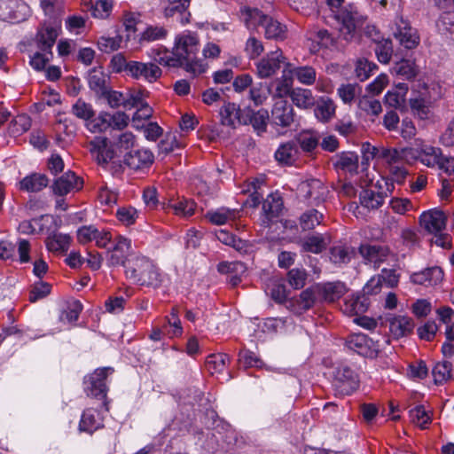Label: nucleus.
Segmentation results:
<instances>
[{
  "instance_id": "nucleus-23",
  "label": "nucleus",
  "mask_w": 454,
  "mask_h": 454,
  "mask_svg": "<svg viewBox=\"0 0 454 454\" xmlns=\"http://www.w3.org/2000/svg\"><path fill=\"white\" fill-rule=\"evenodd\" d=\"M168 35V29L167 27L160 24H146L144 30L136 36V43L144 46L153 42L165 40Z\"/></svg>"
},
{
  "instance_id": "nucleus-43",
  "label": "nucleus",
  "mask_w": 454,
  "mask_h": 454,
  "mask_svg": "<svg viewBox=\"0 0 454 454\" xmlns=\"http://www.w3.org/2000/svg\"><path fill=\"white\" fill-rule=\"evenodd\" d=\"M333 165L337 169L355 173L358 168V156L350 152H343L336 155Z\"/></svg>"
},
{
  "instance_id": "nucleus-27",
  "label": "nucleus",
  "mask_w": 454,
  "mask_h": 454,
  "mask_svg": "<svg viewBox=\"0 0 454 454\" xmlns=\"http://www.w3.org/2000/svg\"><path fill=\"white\" fill-rule=\"evenodd\" d=\"M103 427V417L98 410L88 408L83 411L79 422V430L81 432L92 434Z\"/></svg>"
},
{
  "instance_id": "nucleus-60",
  "label": "nucleus",
  "mask_w": 454,
  "mask_h": 454,
  "mask_svg": "<svg viewBox=\"0 0 454 454\" xmlns=\"http://www.w3.org/2000/svg\"><path fill=\"white\" fill-rule=\"evenodd\" d=\"M375 53L380 63L387 64L392 57L393 45L390 39L380 38L375 43Z\"/></svg>"
},
{
  "instance_id": "nucleus-33",
  "label": "nucleus",
  "mask_w": 454,
  "mask_h": 454,
  "mask_svg": "<svg viewBox=\"0 0 454 454\" xmlns=\"http://www.w3.org/2000/svg\"><path fill=\"white\" fill-rule=\"evenodd\" d=\"M191 0H168L169 4L164 9V15L166 17L178 16V20L182 24L189 22L190 12L187 9L190 5Z\"/></svg>"
},
{
  "instance_id": "nucleus-46",
  "label": "nucleus",
  "mask_w": 454,
  "mask_h": 454,
  "mask_svg": "<svg viewBox=\"0 0 454 454\" xmlns=\"http://www.w3.org/2000/svg\"><path fill=\"white\" fill-rule=\"evenodd\" d=\"M293 103L301 109H308L315 105V98L310 90L294 88L291 94Z\"/></svg>"
},
{
  "instance_id": "nucleus-13",
  "label": "nucleus",
  "mask_w": 454,
  "mask_h": 454,
  "mask_svg": "<svg viewBox=\"0 0 454 454\" xmlns=\"http://www.w3.org/2000/svg\"><path fill=\"white\" fill-rule=\"evenodd\" d=\"M162 74L159 66L153 62H140L130 60L128 67V76L153 83L156 82Z\"/></svg>"
},
{
  "instance_id": "nucleus-59",
  "label": "nucleus",
  "mask_w": 454,
  "mask_h": 454,
  "mask_svg": "<svg viewBox=\"0 0 454 454\" xmlns=\"http://www.w3.org/2000/svg\"><path fill=\"white\" fill-rule=\"evenodd\" d=\"M266 293L278 303H283L286 301V286L280 280H270L267 285Z\"/></svg>"
},
{
  "instance_id": "nucleus-42",
  "label": "nucleus",
  "mask_w": 454,
  "mask_h": 454,
  "mask_svg": "<svg viewBox=\"0 0 454 454\" xmlns=\"http://www.w3.org/2000/svg\"><path fill=\"white\" fill-rule=\"evenodd\" d=\"M108 81L107 75L99 70L94 69L89 74V87L99 98L106 93Z\"/></svg>"
},
{
  "instance_id": "nucleus-48",
  "label": "nucleus",
  "mask_w": 454,
  "mask_h": 454,
  "mask_svg": "<svg viewBox=\"0 0 454 454\" xmlns=\"http://www.w3.org/2000/svg\"><path fill=\"white\" fill-rule=\"evenodd\" d=\"M31 127V118L27 114H19L12 120L8 126V133L12 137H20Z\"/></svg>"
},
{
  "instance_id": "nucleus-49",
  "label": "nucleus",
  "mask_w": 454,
  "mask_h": 454,
  "mask_svg": "<svg viewBox=\"0 0 454 454\" xmlns=\"http://www.w3.org/2000/svg\"><path fill=\"white\" fill-rule=\"evenodd\" d=\"M352 256L353 249L344 245L334 246L329 251L330 261L336 265L348 263Z\"/></svg>"
},
{
  "instance_id": "nucleus-12",
  "label": "nucleus",
  "mask_w": 454,
  "mask_h": 454,
  "mask_svg": "<svg viewBox=\"0 0 454 454\" xmlns=\"http://www.w3.org/2000/svg\"><path fill=\"white\" fill-rule=\"evenodd\" d=\"M407 152L411 162L419 160L428 168L437 167L443 155L441 148L422 143Z\"/></svg>"
},
{
  "instance_id": "nucleus-26",
  "label": "nucleus",
  "mask_w": 454,
  "mask_h": 454,
  "mask_svg": "<svg viewBox=\"0 0 454 454\" xmlns=\"http://www.w3.org/2000/svg\"><path fill=\"white\" fill-rule=\"evenodd\" d=\"M283 209L284 203L282 198L278 194L269 195L262 203V212L264 214V218L262 219L263 223L269 225L275 222Z\"/></svg>"
},
{
  "instance_id": "nucleus-61",
  "label": "nucleus",
  "mask_w": 454,
  "mask_h": 454,
  "mask_svg": "<svg viewBox=\"0 0 454 454\" xmlns=\"http://www.w3.org/2000/svg\"><path fill=\"white\" fill-rule=\"evenodd\" d=\"M139 20V15L133 12H127L123 17V26L127 32L126 39H125V46L128 47V43L132 40L137 43L136 31H137V24Z\"/></svg>"
},
{
  "instance_id": "nucleus-22",
  "label": "nucleus",
  "mask_w": 454,
  "mask_h": 454,
  "mask_svg": "<svg viewBox=\"0 0 454 454\" xmlns=\"http://www.w3.org/2000/svg\"><path fill=\"white\" fill-rule=\"evenodd\" d=\"M299 190L306 200L317 204L324 201L328 193L327 187L319 179H309L301 183Z\"/></svg>"
},
{
  "instance_id": "nucleus-4",
  "label": "nucleus",
  "mask_w": 454,
  "mask_h": 454,
  "mask_svg": "<svg viewBox=\"0 0 454 454\" xmlns=\"http://www.w3.org/2000/svg\"><path fill=\"white\" fill-rule=\"evenodd\" d=\"M446 221L445 214L436 208L423 212L419 216L420 226L427 232L434 234L435 244L444 248L450 247V240L446 235L437 236V234L445 229Z\"/></svg>"
},
{
  "instance_id": "nucleus-11",
  "label": "nucleus",
  "mask_w": 454,
  "mask_h": 454,
  "mask_svg": "<svg viewBox=\"0 0 454 454\" xmlns=\"http://www.w3.org/2000/svg\"><path fill=\"white\" fill-rule=\"evenodd\" d=\"M286 58L280 49L267 53L255 63V74L261 79L273 76L285 64Z\"/></svg>"
},
{
  "instance_id": "nucleus-32",
  "label": "nucleus",
  "mask_w": 454,
  "mask_h": 454,
  "mask_svg": "<svg viewBox=\"0 0 454 454\" xmlns=\"http://www.w3.org/2000/svg\"><path fill=\"white\" fill-rule=\"evenodd\" d=\"M239 217V210L224 207L208 210L205 215V218L215 225H223L230 223Z\"/></svg>"
},
{
  "instance_id": "nucleus-29",
  "label": "nucleus",
  "mask_w": 454,
  "mask_h": 454,
  "mask_svg": "<svg viewBox=\"0 0 454 454\" xmlns=\"http://www.w3.org/2000/svg\"><path fill=\"white\" fill-rule=\"evenodd\" d=\"M153 162V154L148 149H138L128 153L124 156V164L131 169H141Z\"/></svg>"
},
{
  "instance_id": "nucleus-2",
  "label": "nucleus",
  "mask_w": 454,
  "mask_h": 454,
  "mask_svg": "<svg viewBox=\"0 0 454 454\" xmlns=\"http://www.w3.org/2000/svg\"><path fill=\"white\" fill-rule=\"evenodd\" d=\"M125 275L132 283L157 288L163 279L158 266L145 256H137L125 266Z\"/></svg>"
},
{
  "instance_id": "nucleus-3",
  "label": "nucleus",
  "mask_w": 454,
  "mask_h": 454,
  "mask_svg": "<svg viewBox=\"0 0 454 454\" xmlns=\"http://www.w3.org/2000/svg\"><path fill=\"white\" fill-rule=\"evenodd\" d=\"M243 20L248 29L262 27L268 39L284 40L286 27L271 17L264 15L258 9H247L243 13Z\"/></svg>"
},
{
  "instance_id": "nucleus-47",
  "label": "nucleus",
  "mask_w": 454,
  "mask_h": 454,
  "mask_svg": "<svg viewBox=\"0 0 454 454\" xmlns=\"http://www.w3.org/2000/svg\"><path fill=\"white\" fill-rule=\"evenodd\" d=\"M165 320L163 329L166 330L169 338H177L183 334V327L176 308H172L170 314L166 317Z\"/></svg>"
},
{
  "instance_id": "nucleus-35",
  "label": "nucleus",
  "mask_w": 454,
  "mask_h": 454,
  "mask_svg": "<svg viewBox=\"0 0 454 454\" xmlns=\"http://www.w3.org/2000/svg\"><path fill=\"white\" fill-rule=\"evenodd\" d=\"M368 301L364 295H351L344 300L341 310L349 316L359 315L367 310Z\"/></svg>"
},
{
  "instance_id": "nucleus-55",
  "label": "nucleus",
  "mask_w": 454,
  "mask_h": 454,
  "mask_svg": "<svg viewBox=\"0 0 454 454\" xmlns=\"http://www.w3.org/2000/svg\"><path fill=\"white\" fill-rule=\"evenodd\" d=\"M323 214L317 209H309L300 216V225L303 231H309L319 225Z\"/></svg>"
},
{
  "instance_id": "nucleus-50",
  "label": "nucleus",
  "mask_w": 454,
  "mask_h": 454,
  "mask_svg": "<svg viewBox=\"0 0 454 454\" xmlns=\"http://www.w3.org/2000/svg\"><path fill=\"white\" fill-rule=\"evenodd\" d=\"M152 57L155 61V64L158 63L161 66L168 67H180L179 62L176 59V57L174 52V49L172 51H169L166 48L153 50Z\"/></svg>"
},
{
  "instance_id": "nucleus-51",
  "label": "nucleus",
  "mask_w": 454,
  "mask_h": 454,
  "mask_svg": "<svg viewBox=\"0 0 454 454\" xmlns=\"http://www.w3.org/2000/svg\"><path fill=\"white\" fill-rule=\"evenodd\" d=\"M230 362V357L225 353H218L209 355L206 361V366L211 374L223 372L227 364Z\"/></svg>"
},
{
  "instance_id": "nucleus-38",
  "label": "nucleus",
  "mask_w": 454,
  "mask_h": 454,
  "mask_svg": "<svg viewBox=\"0 0 454 454\" xmlns=\"http://www.w3.org/2000/svg\"><path fill=\"white\" fill-rule=\"evenodd\" d=\"M407 92L408 84L399 82L395 89L387 92L384 97L385 104L395 109L402 107L405 102Z\"/></svg>"
},
{
  "instance_id": "nucleus-24",
  "label": "nucleus",
  "mask_w": 454,
  "mask_h": 454,
  "mask_svg": "<svg viewBox=\"0 0 454 454\" xmlns=\"http://www.w3.org/2000/svg\"><path fill=\"white\" fill-rule=\"evenodd\" d=\"M316 285L320 301L333 302L344 295L347 291L345 284L340 281Z\"/></svg>"
},
{
  "instance_id": "nucleus-37",
  "label": "nucleus",
  "mask_w": 454,
  "mask_h": 454,
  "mask_svg": "<svg viewBox=\"0 0 454 454\" xmlns=\"http://www.w3.org/2000/svg\"><path fill=\"white\" fill-rule=\"evenodd\" d=\"M410 147L403 148L401 150L395 148H380V158L384 160L389 167L397 165L398 163L405 160L411 163L410 155L407 151Z\"/></svg>"
},
{
  "instance_id": "nucleus-7",
  "label": "nucleus",
  "mask_w": 454,
  "mask_h": 454,
  "mask_svg": "<svg viewBox=\"0 0 454 454\" xmlns=\"http://www.w3.org/2000/svg\"><path fill=\"white\" fill-rule=\"evenodd\" d=\"M112 246L106 247V264L109 267L127 266L125 263L132 251L131 239L122 236H113Z\"/></svg>"
},
{
  "instance_id": "nucleus-30",
  "label": "nucleus",
  "mask_w": 454,
  "mask_h": 454,
  "mask_svg": "<svg viewBox=\"0 0 454 454\" xmlns=\"http://www.w3.org/2000/svg\"><path fill=\"white\" fill-rule=\"evenodd\" d=\"M443 271L440 267L427 268L421 271L415 272L411 276V281L416 285L425 286H436L442 282Z\"/></svg>"
},
{
  "instance_id": "nucleus-44",
  "label": "nucleus",
  "mask_w": 454,
  "mask_h": 454,
  "mask_svg": "<svg viewBox=\"0 0 454 454\" xmlns=\"http://www.w3.org/2000/svg\"><path fill=\"white\" fill-rule=\"evenodd\" d=\"M385 196L372 190H362L359 194L360 206L368 210L377 209L383 204Z\"/></svg>"
},
{
  "instance_id": "nucleus-45",
  "label": "nucleus",
  "mask_w": 454,
  "mask_h": 454,
  "mask_svg": "<svg viewBox=\"0 0 454 454\" xmlns=\"http://www.w3.org/2000/svg\"><path fill=\"white\" fill-rule=\"evenodd\" d=\"M298 154V148L294 141H288L279 145L275 152V159L283 164H292Z\"/></svg>"
},
{
  "instance_id": "nucleus-36",
  "label": "nucleus",
  "mask_w": 454,
  "mask_h": 454,
  "mask_svg": "<svg viewBox=\"0 0 454 454\" xmlns=\"http://www.w3.org/2000/svg\"><path fill=\"white\" fill-rule=\"evenodd\" d=\"M49 184L48 177L43 174H31L25 176L20 182V188L28 192H38L45 188Z\"/></svg>"
},
{
  "instance_id": "nucleus-52",
  "label": "nucleus",
  "mask_w": 454,
  "mask_h": 454,
  "mask_svg": "<svg viewBox=\"0 0 454 454\" xmlns=\"http://www.w3.org/2000/svg\"><path fill=\"white\" fill-rule=\"evenodd\" d=\"M288 73L290 75H294L297 80L305 85H311L315 82L317 74L313 67L305 66V67H294L293 69H290V67L287 68Z\"/></svg>"
},
{
  "instance_id": "nucleus-34",
  "label": "nucleus",
  "mask_w": 454,
  "mask_h": 454,
  "mask_svg": "<svg viewBox=\"0 0 454 454\" xmlns=\"http://www.w3.org/2000/svg\"><path fill=\"white\" fill-rule=\"evenodd\" d=\"M336 105L329 98H321L316 104L314 114L316 118L324 123L330 121L335 115Z\"/></svg>"
},
{
  "instance_id": "nucleus-21",
  "label": "nucleus",
  "mask_w": 454,
  "mask_h": 454,
  "mask_svg": "<svg viewBox=\"0 0 454 454\" xmlns=\"http://www.w3.org/2000/svg\"><path fill=\"white\" fill-rule=\"evenodd\" d=\"M288 67H291V65L286 63L281 77L271 82L270 96L275 101L286 100V98L291 97L293 92V77L287 71Z\"/></svg>"
},
{
  "instance_id": "nucleus-1",
  "label": "nucleus",
  "mask_w": 454,
  "mask_h": 454,
  "mask_svg": "<svg viewBox=\"0 0 454 454\" xmlns=\"http://www.w3.org/2000/svg\"><path fill=\"white\" fill-rule=\"evenodd\" d=\"M174 52L179 67L194 76L203 74L207 65L198 58L200 41L196 33L184 31L175 38Z\"/></svg>"
},
{
  "instance_id": "nucleus-9",
  "label": "nucleus",
  "mask_w": 454,
  "mask_h": 454,
  "mask_svg": "<svg viewBox=\"0 0 454 454\" xmlns=\"http://www.w3.org/2000/svg\"><path fill=\"white\" fill-rule=\"evenodd\" d=\"M337 394L349 395L359 387V379L356 372L348 366H340L334 372L333 383Z\"/></svg>"
},
{
  "instance_id": "nucleus-8",
  "label": "nucleus",
  "mask_w": 454,
  "mask_h": 454,
  "mask_svg": "<svg viewBox=\"0 0 454 454\" xmlns=\"http://www.w3.org/2000/svg\"><path fill=\"white\" fill-rule=\"evenodd\" d=\"M114 372L112 367L96 369L91 374L85 376L83 380L84 391L88 396L104 399L106 396L107 376Z\"/></svg>"
},
{
  "instance_id": "nucleus-57",
  "label": "nucleus",
  "mask_w": 454,
  "mask_h": 454,
  "mask_svg": "<svg viewBox=\"0 0 454 454\" xmlns=\"http://www.w3.org/2000/svg\"><path fill=\"white\" fill-rule=\"evenodd\" d=\"M393 73L403 79L410 80L416 76L417 69L415 64L410 59H402L395 64Z\"/></svg>"
},
{
  "instance_id": "nucleus-58",
  "label": "nucleus",
  "mask_w": 454,
  "mask_h": 454,
  "mask_svg": "<svg viewBox=\"0 0 454 454\" xmlns=\"http://www.w3.org/2000/svg\"><path fill=\"white\" fill-rule=\"evenodd\" d=\"M298 143L305 153H312L319 145V136L314 131H303L298 138Z\"/></svg>"
},
{
  "instance_id": "nucleus-6",
  "label": "nucleus",
  "mask_w": 454,
  "mask_h": 454,
  "mask_svg": "<svg viewBox=\"0 0 454 454\" xmlns=\"http://www.w3.org/2000/svg\"><path fill=\"white\" fill-rule=\"evenodd\" d=\"M270 126L278 133L284 134L295 122V113L287 100H276L270 115Z\"/></svg>"
},
{
  "instance_id": "nucleus-40",
  "label": "nucleus",
  "mask_w": 454,
  "mask_h": 454,
  "mask_svg": "<svg viewBox=\"0 0 454 454\" xmlns=\"http://www.w3.org/2000/svg\"><path fill=\"white\" fill-rule=\"evenodd\" d=\"M165 208L171 209L175 215L186 218L194 214L196 204L192 200L182 198L169 200Z\"/></svg>"
},
{
  "instance_id": "nucleus-10",
  "label": "nucleus",
  "mask_w": 454,
  "mask_h": 454,
  "mask_svg": "<svg viewBox=\"0 0 454 454\" xmlns=\"http://www.w3.org/2000/svg\"><path fill=\"white\" fill-rule=\"evenodd\" d=\"M76 234L79 243L87 244L94 241L99 248H106L113 239V234L110 231L105 228L98 229L93 224L80 227Z\"/></svg>"
},
{
  "instance_id": "nucleus-56",
  "label": "nucleus",
  "mask_w": 454,
  "mask_h": 454,
  "mask_svg": "<svg viewBox=\"0 0 454 454\" xmlns=\"http://www.w3.org/2000/svg\"><path fill=\"white\" fill-rule=\"evenodd\" d=\"M452 364L449 361L437 363L432 370L434 381L437 385L445 383L451 377Z\"/></svg>"
},
{
  "instance_id": "nucleus-14",
  "label": "nucleus",
  "mask_w": 454,
  "mask_h": 454,
  "mask_svg": "<svg viewBox=\"0 0 454 454\" xmlns=\"http://www.w3.org/2000/svg\"><path fill=\"white\" fill-rule=\"evenodd\" d=\"M27 5L19 0H0V20L18 23L27 15Z\"/></svg>"
},
{
  "instance_id": "nucleus-31",
  "label": "nucleus",
  "mask_w": 454,
  "mask_h": 454,
  "mask_svg": "<svg viewBox=\"0 0 454 454\" xmlns=\"http://www.w3.org/2000/svg\"><path fill=\"white\" fill-rule=\"evenodd\" d=\"M389 332L395 339H399L409 335L413 328V320L406 316H393L387 319Z\"/></svg>"
},
{
  "instance_id": "nucleus-62",
  "label": "nucleus",
  "mask_w": 454,
  "mask_h": 454,
  "mask_svg": "<svg viewBox=\"0 0 454 454\" xmlns=\"http://www.w3.org/2000/svg\"><path fill=\"white\" fill-rule=\"evenodd\" d=\"M410 106L414 114L419 118L424 120L428 117L430 102L422 97L411 98L410 99Z\"/></svg>"
},
{
  "instance_id": "nucleus-20",
  "label": "nucleus",
  "mask_w": 454,
  "mask_h": 454,
  "mask_svg": "<svg viewBox=\"0 0 454 454\" xmlns=\"http://www.w3.org/2000/svg\"><path fill=\"white\" fill-rule=\"evenodd\" d=\"M92 157L100 165H106L114 157V151L106 137H96L89 143Z\"/></svg>"
},
{
  "instance_id": "nucleus-53",
  "label": "nucleus",
  "mask_w": 454,
  "mask_h": 454,
  "mask_svg": "<svg viewBox=\"0 0 454 454\" xmlns=\"http://www.w3.org/2000/svg\"><path fill=\"white\" fill-rule=\"evenodd\" d=\"M216 239L225 244L235 248L239 252H247V242L242 240L241 239L237 238L235 235L228 232L224 230H220L215 233Z\"/></svg>"
},
{
  "instance_id": "nucleus-16",
  "label": "nucleus",
  "mask_w": 454,
  "mask_h": 454,
  "mask_svg": "<svg viewBox=\"0 0 454 454\" xmlns=\"http://www.w3.org/2000/svg\"><path fill=\"white\" fill-rule=\"evenodd\" d=\"M83 181L73 171H67L61 176L55 179L51 189L54 194L65 196L70 192H75L82 188Z\"/></svg>"
},
{
  "instance_id": "nucleus-54",
  "label": "nucleus",
  "mask_w": 454,
  "mask_h": 454,
  "mask_svg": "<svg viewBox=\"0 0 454 454\" xmlns=\"http://www.w3.org/2000/svg\"><path fill=\"white\" fill-rule=\"evenodd\" d=\"M71 113L77 118L84 121L86 124L95 116L92 106L82 98L76 100L72 106Z\"/></svg>"
},
{
  "instance_id": "nucleus-17",
  "label": "nucleus",
  "mask_w": 454,
  "mask_h": 454,
  "mask_svg": "<svg viewBox=\"0 0 454 454\" xmlns=\"http://www.w3.org/2000/svg\"><path fill=\"white\" fill-rule=\"evenodd\" d=\"M395 30L394 36L399 43L406 49H414L419 43V36L415 28L411 27L410 23L402 17L395 21Z\"/></svg>"
},
{
  "instance_id": "nucleus-39",
  "label": "nucleus",
  "mask_w": 454,
  "mask_h": 454,
  "mask_svg": "<svg viewBox=\"0 0 454 454\" xmlns=\"http://www.w3.org/2000/svg\"><path fill=\"white\" fill-rule=\"evenodd\" d=\"M329 243H330L329 236L317 233V234L306 237L301 241V247H302V249L306 252H310L313 254H319L326 247V246Z\"/></svg>"
},
{
  "instance_id": "nucleus-25",
  "label": "nucleus",
  "mask_w": 454,
  "mask_h": 454,
  "mask_svg": "<svg viewBox=\"0 0 454 454\" xmlns=\"http://www.w3.org/2000/svg\"><path fill=\"white\" fill-rule=\"evenodd\" d=\"M219 115L221 123L231 128H235L237 125L247 122L239 106L235 103H224L220 108Z\"/></svg>"
},
{
  "instance_id": "nucleus-19",
  "label": "nucleus",
  "mask_w": 454,
  "mask_h": 454,
  "mask_svg": "<svg viewBox=\"0 0 454 454\" xmlns=\"http://www.w3.org/2000/svg\"><path fill=\"white\" fill-rule=\"evenodd\" d=\"M320 301L317 285L303 290L298 298L288 301L287 307L295 314L301 315L311 309L316 301Z\"/></svg>"
},
{
  "instance_id": "nucleus-5",
  "label": "nucleus",
  "mask_w": 454,
  "mask_h": 454,
  "mask_svg": "<svg viewBox=\"0 0 454 454\" xmlns=\"http://www.w3.org/2000/svg\"><path fill=\"white\" fill-rule=\"evenodd\" d=\"M340 23V33L346 41L351 40L356 29L364 24V18L354 4L344 6L334 15Z\"/></svg>"
},
{
  "instance_id": "nucleus-18",
  "label": "nucleus",
  "mask_w": 454,
  "mask_h": 454,
  "mask_svg": "<svg viewBox=\"0 0 454 454\" xmlns=\"http://www.w3.org/2000/svg\"><path fill=\"white\" fill-rule=\"evenodd\" d=\"M359 254L364 262L378 269L389 255V249L385 246L364 244L359 247Z\"/></svg>"
},
{
  "instance_id": "nucleus-28",
  "label": "nucleus",
  "mask_w": 454,
  "mask_h": 454,
  "mask_svg": "<svg viewBox=\"0 0 454 454\" xmlns=\"http://www.w3.org/2000/svg\"><path fill=\"white\" fill-rule=\"evenodd\" d=\"M59 27L52 23H44L36 34V44L39 50H51L57 37Z\"/></svg>"
},
{
  "instance_id": "nucleus-63",
  "label": "nucleus",
  "mask_w": 454,
  "mask_h": 454,
  "mask_svg": "<svg viewBox=\"0 0 454 454\" xmlns=\"http://www.w3.org/2000/svg\"><path fill=\"white\" fill-rule=\"evenodd\" d=\"M410 418L411 422L419 427L420 428H426L427 426L431 422V418L424 406L418 405L410 411Z\"/></svg>"
},
{
  "instance_id": "nucleus-41",
  "label": "nucleus",
  "mask_w": 454,
  "mask_h": 454,
  "mask_svg": "<svg viewBox=\"0 0 454 454\" xmlns=\"http://www.w3.org/2000/svg\"><path fill=\"white\" fill-rule=\"evenodd\" d=\"M71 237L68 234L53 232L45 240L46 247L50 252L65 253L68 250Z\"/></svg>"
},
{
  "instance_id": "nucleus-15",
  "label": "nucleus",
  "mask_w": 454,
  "mask_h": 454,
  "mask_svg": "<svg viewBox=\"0 0 454 454\" xmlns=\"http://www.w3.org/2000/svg\"><path fill=\"white\" fill-rule=\"evenodd\" d=\"M345 344L348 349L363 356H373L379 349V345L364 333L348 335Z\"/></svg>"
},
{
  "instance_id": "nucleus-64",
  "label": "nucleus",
  "mask_w": 454,
  "mask_h": 454,
  "mask_svg": "<svg viewBox=\"0 0 454 454\" xmlns=\"http://www.w3.org/2000/svg\"><path fill=\"white\" fill-rule=\"evenodd\" d=\"M239 364L245 369L251 367L261 368L263 364L262 361L248 349L240 350L239 353Z\"/></svg>"
}]
</instances>
